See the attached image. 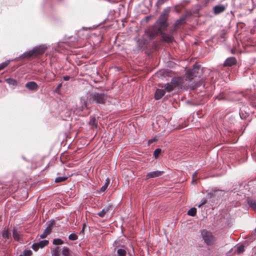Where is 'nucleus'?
Here are the masks:
<instances>
[{
	"label": "nucleus",
	"instance_id": "26",
	"mask_svg": "<svg viewBox=\"0 0 256 256\" xmlns=\"http://www.w3.org/2000/svg\"><path fill=\"white\" fill-rule=\"evenodd\" d=\"M52 244L54 245H61L64 244V241L60 238H55L53 240Z\"/></svg>",
	"mask_w": 256,
	"mask_h": 256
},
{
	"label": "nucleus",
	"instance_id": "32",
	"mask_svg": "<svg viewBox=\"0 0 256 256\" xmlns=\"http://www.w3.org/2000/svg\"><path fill=\"white\" fill-rule=\"evenodd\" d=\"M22 254L24 256H30L32 254V252L29 250H24Z\"/></svg>",
	"mask_w": 256,
	"mask_h": 256
},
{
	"label": "nucleus",
	"instance_id": "11",
	"mask_svg": "<svg viewBox=\"0 0 256 256\" xmlns=\"http://www.w3.org/2000/svg\"><path fill=\"white\" fill-rule=\"evenodd\" d=\"M236 60L234 57H230L228 58L224 62V66H231L234 65L236 63Z\"/></svg>",
	"mask_w": 256,
	"mask_h": 256
},
{
	"label": "nucleus",
	"instance_id": "21",
	"mask_svg": "<svg viewBox=\"0 0 256 256\" xmlns=\"http://www.w3.org/2000/svg\"><path fill=\"white\" fill-rule=\"evenodd\" d=\"M185 19L184 18H181L179 20H177L174 24V27L178 28L182 24L184 23Z\"/></svg>",
	"mask_w": 256,
	"mask_h": 256
},
{
	"label": "nucleus",
	"instance_id": "37",
	"mask_svg": "<svg viewBox=\"0 0 256 256\" xmlns=\"http://www.w3.org/2000/svg\"><path fill=\"white\" fill-rule=\"evenodd\" d=\"M58 251H59V248H58V247H56V248H55V250H54V252H58Z\"/></svg>",
	"mask_w": 256,
	"mask_h": 256
},
{
	"label": "nucleus",
	"instance_id": "29",
	"mask_svg": "<svg viewBox=\"0 0 256 256\" xmlns=\"http://www.w3.org/2000/svg\"><path fill=\"white\" fill-rule=\"evenodd\" d=\"M68 238L71 240H75L78 238V236L76 234H72L68 236Z\"/></svg>",
	"mask_w": 256,
	"mask_h": 256
},
{
	"label": "nucleus",
	"instance_id": "8",
	"mask_svg": "<svg viewBox=\"0 0 256 256\" xmlns=\"http://www.w3.org/2000/svg\"><path fill=\"white\" fill-rule=\"evenodd\" d=\"M197 70H199V66L194 65L192 70H190L187 72L186 79L191 80L193 79L194 77H196V76L195 74Z\"/></svg>",
	"mask_w": 256,
	"mask_h": 256
},
{
	"label": "nucleus",
	"instance_id": "35",
	"mask_svg": "<svg viewBox=\"0 0 256 256\" xmlns=\"http://www.w3.org/2000/svg\"><path fill=\"white\" fill-rule=\"evenodd\" d=\"M70 78V77L69 76H64V80H68Z\"/></svg>",
	"mask_w": 256,
	"mask_h": 256
},
{
	"label": "nucleus",
	"instance_id": "25",
	"mask_svg": "<svg viewBox=\"0 0 256 256\" xmlns=\"http://www.w3.org/2000/svg\"><path fill=\"white\" fill-rule=\"evenodd\" d=\"M13 237L15 240H19L20 239V234L19 232L15 230L13 231Z\"/></svg>",
	"mask_w": 256,
	"mask_h": 256
},
{
	"label": "nucleus",
	"instance_id": "4",
	"mask_svg": "<svg viewBox=\"0 0 256 256\" xmlns=\"http://www.w3.org/2000/svg\"><path fill=\"white\" fill-rule=\"evenodd\" d=\"M201 235L204 242L208 246L214 244L216 240V238L212 234L206 230H202Z\"/></svg>",
	"mask_w": 256,
	"mask_h": 256
},
{
	"label": "nucleus",
	"instance_id": "13",
	"mask_svg": "<svg viewBox=\"0 0 256 256\" xmlns=\"http://www.w3.org/2000/svg\"><path fill=\"white\" fill-rule=\"evenodd\" d=\"M166 90L162 89H157L156 91L154 98L156 100L160 99L165 94Z\"/></svg>",
	"mask_w": 256,
	"mask_h": 256
},
{
	"label": "nucleus",
	"instance_id": "18",
	"mask_svg": "<svg viewBox=\"0 0 256 256\" xmlns=\"http://www.w3.org/2000/svg\"><path fill=\"white\" fill-rule=\"evenodd\" d=\"M56 74L52 72H48L46 74V78L48 79V81H52L54 80Z\"/></svg>",
	"mask_w": 256,
	"mask_h": 256
},
{
	"label": "nucleus",
	"instance_id": "12",
	"mask_svg": "<svg viewBox=\"0 0 256 256\" xmlns=\"http://www.w3.org/2000/svg\"><path fill=\"white\" fill-rule=\"evenodd\" d=\"M26 87L29 90H36L38 88V85L34 82H30L26 84Z\"/></svg>",
	"mask_w": 256,
	"mask_h": 256
},
{
	"label": "nucleus",
	"instance_id": "16",
	"mask_svg": "<svg viewBox=\"0 0 256 256\" xmlns=\"http://www.w3.org/2000/svg\"><path fill=\"white\" fill-rule=\"evenodd\" d=\"M2 236L4 238L9 239L11 237V234L9 232L8 229L4 228L2 232Z\"/></svg>",
	"mask_w": 256,
	"mask_h": 256
},
{
	"label": "nucleus",
	"instance_id": "28",
	"mask_svg": "<svg viewBox=\"0 0 256 256\" xmlns=\"http://www.w3.org/2000/svg\"><path fill=\"white\" fill-rule=\"evenodd\" d=\"M67 178L66 177H64V176H58V177H57L56 180H55V182H63V181H64Z\"/></svg>",
	"mask_w": 256,
	"mask_h": 256
},
{
	"label": "nucleus",
	"instance_id": "17",
	"mask_svg": "<svg viewBox=\"0 0 256 256\" xmlns=\"http://www.w3.org/2000/svg\"><path fill=\"white\" fill-rule=\"evenodd\" d=\"M6 82L10 85L16 86L18 84L17 81L13 78H8L6 79Z\"/></svg>",
	"mask_w": 256,
	"mask_h": 256
},
{
	"label": "nucleus",
	"instance_id": "24",
	"mask_svg": "<svg viewBox=\"0 0 256 256\" xmlns=\"http://www.w3.org/2000/svg\"><path fill=\"white\" fill-rule=\"evenodd\" d=\"M196 209L195 208H192L188 212V214L194 216L196 215Z\"/></svg>",
	"mask_w": 256,
	"mask_h": 256
},
{
	"label": "nucleus",
	"instance_id": "38",
	"mask_svg": "<svg viewBox=\"0 0 256 256\" xmlns=\"http://www.w3.org/2000/svg\"><path fill=\"white\" fill-rule=\"evenodd\" d=\"M128 254L130 255V256H132L130 253H128Z\"/></svg>",
	"mask_w": 256,
	"mask_h": 256
},
{
	"label": "nucleus",
	"instance_id": "10",
	"mask_svg": "<svg viewBox=\"0 0 256 256\" xmlns=\"http://www.w3.org/2000/svg\"><path fill=\"white\" fill-rule=\"evenodd\" d=\"M52 224H49L48 226L46 228L43 233L40 235L41 238H46L52 232Z\"/></svg>",
	"mask_w": 256,
	"mask_h": 256
},
{
	"label": "nucleus",
	"instance_id": "2",
	"mask_svg": "<svg viewBox=\"0 0 256 256\" xmlns=\"http://www.w3.org/2000/svg\"><path fill=\"white\" fill-rule=\"evenodd\" d=\"M107 97L104 94H99L96 92H93L90 94L86 100L83 98L80 100L81 106L78 107L75 110V112L78 113L82 112L84 108H86L88 104L92 102H96L98 104H104L106 102Z\"/></svg>",
	"mask_w": 256,
	"mask_h": 256
},
{
	"label": "nucleus",
	"instance_id": "3",
	"mask_svg": "<svg viewBox=\"0 0 256 256\" xmlns=\"http://www.w3.org/2000/svg\"><path fill=\"white\" fill-rule=\"evenodd\" d=\"M46 48L44 46H40L34 48L32 50L24 52L20 56L22 58H29L31 56H36L38 54H42Z\"/></svg>",
	"mask_w": 256,
	"mask_h": 256
},
{
	"label": "nucleus",
	"instance_id": "6",
	"mask_svg": "<svg viewBox=\"0 0 256 256\" xmlns=\"http://www.w3.org/2000/svg\"><path fill=\"white\" fill-rule=\"evenodd\" d=\"M224 194V192L220 190L215 189L212 190L211 192H208L207 194V196L208 198H212L213 197H216L217 198H220Z\"/></svg>",
	"mask_w": 256,
	"mask_h": 256
},
{
	"label": "nucleus",
	"instance_id": "7",
	"mask_svg": "<svg viewBox=\"0 0 256 256\" xmlns=\"http://www.w3.org/2000/svg\"><path fill=\"white\" fill-rule=\"evenodd\" d=\"M48 240H42L32 245V248L35 250H38L40 248H43L45 246H47L48 244Z\"/></svg>",
	"mask_w": 256,
	"mask_h": 256
},
{
	"label": "nucleus",
	"instance_id": "31",
	"mask_svg": "<svg viewBox=\"0 0 256 256\" xmlns=\"http://www.w3.org/2000/svg\"><path fill=\"white\" fill-rule=\"evenodd\" d=\"M161 152V150L160 148H156L154 152V156L155 158L158 157Z\"/></svg>",
	"mask_w": 256,
	"mask_h": 256
},
{
	"label": "nucleus",
	"instance_id": "23",
	"mask_svg": "<svg viewBox=\"0 0 256 256\" xmlns=\"http://www.w3.org/2000/svg\"><path fill=\"white\" fill-rule=\"evenodd\" d=\"M62 254L64 256H70V250L68 248L64 246L62 248Z\"/></svg>",
	"mask_w": 256,
	"mask_h": 256
},
{
	"label": "nucleus",
	"instance_id": "14",
	"mask_svg": "<svg viewBox=\"0 0 256 256\" xmlns=\"http://www.w3.org/2000/svg\"><path fill=\"white\" fill-rule=\"evenodd\" d=\"M225 10V6L222 5L216 6L214 8V11L215 14H220L224 12Z\"/></svg>",
	"mask_w": 256,
	"mask_h": 256
},
{
	"label": "nucleus",
	"instance_id": "15",
	"mask_svg": "<svg viewBox=\"0 0 256 256\" xmlns=\"http://www.w3.org/2000/svg\"><path fill=\"white\" fill-rule=\"evenodd\" d=\"M110 208V206H106L100 212H98L97 214L100 218H104L106 213L108 212Z\"/></svg>",
	"mask_w": 256,
	"mask_h": 256
},
{
	"label": "nucleus",
	"instance_id": "22",
	"mask_svg": "<svg viewBox=\"0 0 256 256\" xmlns=\"http://www.w3.org/2000/svg\"><path fill=\"white\" fill-rule=\"evenodd\" d=\"M248 204L250 207L256 210V201L254 200H248Z\"/></svg>",
	"mask_w": 256,
	"mask_h": 256
},
{
	"label": "nucleus",
	"instance_id": "5",
	"mask_svg": "<svg viewBox=\"0 0 256 256\" xmlns=\"http://www.w3.org/2000/svg\"><path fill=\"white\" fill-rule=\"evenodd\" d=\"M178 85V80L176 79H172L170 83H167L164 86V90L168 92H170Z\"/></svg>",
	"mask_w": 256,
	"mask_h": 256
},
{
	"label": "nucleus",
	"instance_id": "34",
	"mask_svg": "<svg viewBox=\"0 0 256 256\" xmlns=\"http://www.w3.org/2000/svg\"><path fill=\"white\" fill-rule=\"evenodd\" d=\"M62 83L58 84V85L57 86V87H56V91L57 92V91L59 90L62 87Z\"/></svg>",
	"mask_w": 256,
	"mask_h": 256
},
{
	"label": "nucleus",
	"instance_id": "30",
	"mask_svg": "<svg viewBox=\"0 0 256 256\" xmlns=\"http://www.w3.org/2000/svg\"><path fill=\"white\" fill-rule=\"evenodd\" d=\"M244 251V246L242 245L238 246L236 250V252L238 254Z\"/></svg>",
	"mask_w": 256,
	"mask_h": 256
},
{
	"label": "nucleus",
	"instance_id": "36",
	"mask_svg": "<svg viewBox=\"0 0 256 256\" xmlns=\"http://www.w3.org/2000/svg\"><path fill=\"white\" fill-rule=\"evenodd\" d=\"M52 256H58V253L56 252H54L52 254Z\"/></svg>",
	"mask_w": 256,
	"mask_h": 256
},
{
	"label": "nucleus",
	"instance_id": "1",
	"mask_svg": "<svg viewBox=\"0 0 256 256\" xmlns=\"http://www.w3.org/2000/svg\"><path fill=\"white\" fill-rule=\"evenodd\" d=\"M168 16V11L164 10L154 26L148 28L146 31L145 34L142 40H140L138 42L140 46L148 44L150 40L154 38L159 34H162V40L166 42H172L173 38L172 36L166 34H162L164 30L168 26L166 20Z\"/></svg>",
	"mask_w": 256,
	"mask_h": 256
},
{
	"label": "nucleus",
	"instance_id": "9",
	"mask_svg": "<svg viewBox=\"0 0 256 256\" xmlns=\"http://www.w3.org/2000/svg\"><path fill=\"white\" fill-rule=\"evenodd\" d=\"M164 171L156 170L154 172H148L146 176V179H149L152 178H155L161 176L163 174Z\"/></svg>",
	"mask_w": 256,
	"mask_h": 256
},
{
	"label": "nucleus",
	"instance_id": "33",
	"mask_svg": "<svg viewBox=\"0 0 256 256\" xmlns=\"http://www.w3.org/2000/svg\"><path fill=\"white\" fill-rule=\"evenodd\" d=\"M206 202V200L205 198L202 199L200 204L198 205V207L200 208L202 205L204 204Z\"/></svg>",
	"mask_w": 256,
	"mask_h": 256
},
{
	"label": "nucleus",
	"instance_id": "27",
	"mask_svg": "<svg viewBox=\"0 0 256 256\" xmlns=\"http://www.w3.org/2000/svg\"><path fill=\"white\" fill-rule=\"evenodd\" d=\"M10 60H6L4 62L0 64V70L6 68L10 64Z\"/></svg>",
	"mask_w": 256,
	"mask_h": 256
},
{
	"label": "nucleus",
	"instance_id": "19",
	"mask_svg": "<svg viewBox=\"0 0 256 256\" xmlns=\"http://www.w3.org/2000/svg\"><path fill=\"white\" fill-rule=\"evenodd\" d=\"M127 250L124 248H118L117 250V254L118 256H126Z\"/></svg>",
	"mask_w": 256,
	"mask_h": 256
},
{
	"label": "nucleus",
	"instance_id": "20",
	"mask_svg": "<svg viewBox=\"0 0 256 256\" xmlns=\"http://www.w3.org/2000/svg\"><path fill=\"white\" fill-rule=\"evenodd\" d=\"M110 180L109 178H107L104 184L101 188L100 191L104 192L107 189L108 186L110 184Z\"/></svg>",
	"mask_w": 256,
	"mask_h": 256
},
{
	"label": "nucleus",
	"instance_id": "39",
	"mask_svg": "<svg viewBox=\"0 0 256 256\" xmlns=\"http://www.w3.org/2000/svg\"><path fill=\"white\" fill-rule=\"evenodd\" d=\"M20 256H24L23 254H20Z\"/></svg>",
	"mask_w": 256,
	"mask_h": 256
}]
</instances>
